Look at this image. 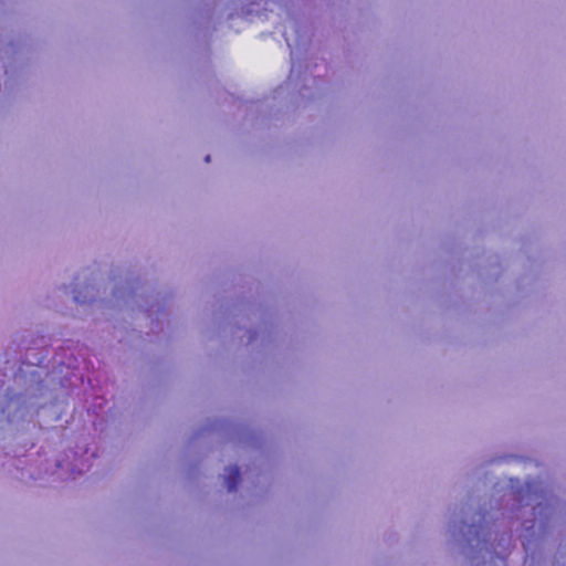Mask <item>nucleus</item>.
Listing matches in <instances>:
<instances>
[{"label": "nucleus", "mask_w": 566, "mask_h": 566, "mask_svg": "<svg viewBox=\"0 0 566 566\" xmlns=\"http://www.w3.org/2000/svg\"><path fill=\"white\" fill-rule=\"evenodd\" d=\"M206 161H210V156L209 155L206 157Z\"/></svg>", "instance_id": "f03ea898"}, {"label": "nucleus", "mask_w": 566, "mask_h": 566, "mask_svg": "<svg viewBox=\"0 0 566 566\" xmlns=\"http://www.w3.org/2000/svg\"><path fill=\"white\" fill-rule=\"evenodd\" d=\"M240 482V470L238 467H230L227 469V473L224 476V483L229 492H233L237 490V486Z\"/></svg>", "instance_id": "f257e3e1"}]
</instances>
